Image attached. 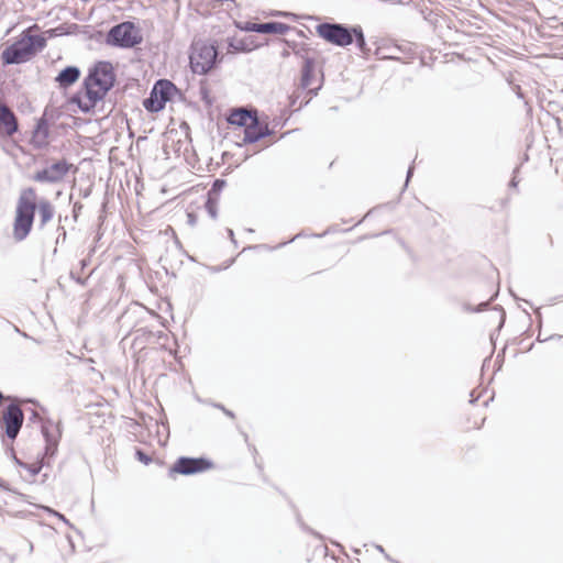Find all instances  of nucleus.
I'll return each instance as SVG.
<instances>
[{"instance_id":"obj_1","label":"nucleus","mask_w":563,"mask_h":563,"mask_svg":"<svg viewBox=\"0 0 563 563\" xmlns=\"http://www.w3.org/2000/svg\"><path fill=\"white\" fill-rule=\"evenodd\" d=\"M115 79L112 64L107 60L98 62L84 80L87 101H82L78 96H74L71 101L76 102L84 113H88L113 88Z\"/></svg>"},{"instance_id":"obj_2","label":"nucleus","mask_w":563,"mask_h":563,"mask_svg":"<svg viewBox=\"0 0 563 563\" xmlns=\"http://www.w3.org/2000/svg\"><path fill=\"white\" fill-rule=\"evenodd\" d=\"M46 46V38L42 35L29 34L24 31L22 36L9 45L1 54L3 65H18L30 59L36 52Z\"/></svg>"},{"instance_id":"obj_3","label":"nucleus","mask_w":563,"mask_h":563,"mask_svg":"<svg viewBox=\"0 0 563 563\" xmlns=\"http://www.w3.org/2000/svg\"><path fill=\"white\" fill-rule=\"evenodd\" d=\"M35 198L36 192L32 187L24 189L19 197L13 223V236L19 242L23 241L32 229L36 209Z\"/></svg>"},{"instance_id":"obj_4","label":"nucleus","mask_w":563,"mask_h":563,"mask_svg":"<svg viewBox=\"0 0 563 563\" xmlns=\"http://www.w3.org/2000/svg\"><path fill=\"white\" fill-rule=\"evenodd\" d=\"M42 434L45 440L44 454L40 462L34 464H25L20 462L15 456V462L25 467L31 476L37 475L43 466H48L52 457L57 453L59 440L62 437V430L59 422H54L53 420H47L42 424Z\"/></svg>"},{"instance_id":"obj_5","label":"nucleus","mask_w":563,"mask_h":563,"mask_svg":"<svg viewBox=\"0 0 563 563\" xmlns=\"http://www.w3.org/2000/svg\"><path fill=\"white\" fill-rule=\"evenodd\" d=\"M218 47L213 43L197 41L191 44L189 64L194 74L206 75L216 67L219 59Z\"/></svg>"},{"instance_id":"obj_6","label":"nucleus","mask_w":563,"mask_h":563,"mask_svg":"<svg viewBox=\"0 0 563 563\" xmlns=\"http://www.w3.org/2000/svg\"><path fill=\"white\" fill-rule=\"evenodd\" d=\"M140 30L133 22L124 21L112 26L106 37L108 45L120 48H132L142 43Z\"/></svg>"},{"instance_id":"obj_7","label":"nucleus","mask_w":563,"mask_h":563,"mask_svg":"<svg viewBox=\"0 0 563 563\" xmlns=\"http://www.w3.org/2000/svg\"><path fill=\"white\" fill-rule=\"evenodd\" d=\"M351 30H354V25L335 22H322L316 26V32L321 38L339 47L352 44Z\"/></svg>"},{"instance_id":"obj_8","label":"nucleus","mask_w":563,"mask_h":563,"mask_svg":"<svg viewBox=\"0 0 563 563\" xmlns=\"http://www.w3.org/2000/svg\"><path fill=\"white\" fill-rule=\"evenodd\" d=\"M212 467V462L206 457H189L180 456L168 470V476L174 478L176 474L179 475H195L206 472Z\"/></svg>"},{"instance_id":"obj_9","label":"nucleus","mask_w":563,"mask_h":563,"mask_svg":"<svg viewBox=\"0 0 563 563\" xmlns=\"http://www.w3.org/2000/svg\"><path fill=\"white\" fill-rule=\"evenodd\" d=\"M24 421V413L20 404L12 401L7 406L2 415V423L4 426V433L10 440H15Z\"/></svg>"},{"instance_id":"obj_10","label":"nucleus","mask_w":563,"mask_h":563,"mask_svg":"<svg viewBox=\"0 0 563 563\" xmlns=\"http://www.w3.org/2000/svg\"><path fill=\"white\" fill-rule=\"evenodd\" d=\"M71 167L73 165L66 159H60L41 170H37L32 176V179L40 184H57L65 178Z\"/></svg>"},{"instance_id":"obj_11","label":"nucleus","mask_w":563,"mask_h":563,"mask_svg":"<svg viewBox=\"0 0 563 563\" xmlns=\"http://www.w3.org/2000/svg\"><path fill=\"white\" fill-rule=\"evenodd\" d=\"M273 131L269 129L267 123H263L258 117L252 118V122L244 129L243 142L246 144H253L260 140L269 136Z\"/></svg>"},{"instance_id":"obj_12","label":"nucleus","mask_w":563,"mask_h":563,"mask_svg":"<svg viewBox=\"0 0 563 563\" xmlns=\"http://www.w3.org/2000/svg\"><path fill=\"white\" fill-rule=\"evenodd\" d=\"M292 27L286 23L269 21L263 23H247L246 31L256 32L261 34H286Z\"/></svg>"},{"instance_id":"obj_13","label":"nucleus","mask_w":563,"mask_h":563,"mask_svg":"<svg viewBox=\"0 0 563 563\" xmlns=\"http://www.w3.org/2000/svg\"><path fill=\"white\" fill-rule=\"evenodd\" d=\"M0 129H3L8 136H12L19 129L14 112L2 102H0Z\"/></svg>"},{"instance_id":"obj_14","label":"nucleus","mask_w":563,"mask_h":563,"mask_svg":"<svg viewBox=\"0 0 563 563\" xmlns=\"http://www.w3.org/2000/svg\"><path fill=\"white\" fill-rule=\"evenodd\" d=\"M258 117L256 109L235 108L231 111L228 122L232 125H239L246 129V125L252 122V118Z\"/></svg>"},{"instance_id":"obj_15","label":"nucleus","mask_w":563,"mask_h":563,"mask_svg":"<svg viewBox=\"0 0 563 563\" xmlns=\"http://www.w3.org/2000/svg\"><path fill=\"white\" fill-rule=\"evenodd\" d=\"M314 73V59L312 57H305V63L301 69L300 86L302 89H308L311 96H317L319 88H310Z\"/></svg>"},{"instance_id":"obj_16","label":"nucleus","mask_w":563,"mask_h":563,"mask_svg":"<svg viewBox=\"0 0 563 563\" xmlns=\"http://www.w3.org/2000/svg\"><path fill=\"white\" fill-rule=\"evenodd\" d=\"M153 88L156 90L159 99L166 104L173 97L179 92L178 88L168 79H158Z\"/></svg>"},{"instance_id":"obj_17","label":"nucleus","mask_w":563,"mask_h":563,"mask_svg":"<svg viewBox=\"0 0 563 563\" xmlns=\"http://www.w3.org/2000/svg\"><path fill=\"white\" fill-rule=\"evenodd\" d=\"M80 76V69L77 66H67L62 69L55 78L60 88H67L75 84Z\"/></svg>"},{"instance_id":"obj_18","label":"nucleus","mask_w":563,"mask_h":563,"mask_svg":"<svg viewBox=\"0 0 563 563\" xmlns=\"http://www.w3.org/2000/svg\"><path fill=\"white\" fill-rule=\"evenodd\" d=\"M36 208L38 209L40 229H43L47 222H49L54 217V207L47 199H41L38 203H36Z\"/></svg>"},{"instance_id":"obj_19","label":"nucleus","mask_w":563,"mask_h":563,"mask_svg":"<svg viewBox=\"0 0 563 563\" xmlns=\"http://www.w3.org/2000/svg\"><path fill=\"white\" fill-rule=\"evenodd\" d=\"M352 31V43L355 42L356 48L360 51L363 57H367L371 54V48L368 47L363 29L361 25H354V30Z\"/></svg>"},{"instance_id":"obj_20","label":"nucleus","mask_w":563,"mask_h":563,"mask_svg":"<svg viewBox=\"0 0 563 563\" xmlns=\"http://www.w3.org/2000/svg\"><path fill=\"white\" fill-rule=\"evenodd\" d=\"M143 107L151 113H157L165 108V104L159 99L156 90L152 88L150 96L143 100Z\"/></svg>"},{"instance_id":"obj_21","label":"nucleus","mask_w":563,"mask_h":563,"mask_svg":"<svg viewBox=\"0 0 563 563\" xmlns=\"http://www.w3.org/2000/svg\"><path fill=\"white\" fill-rule=\"evenodd\" d=\"M41 136L43 141H45L48 137V124L46 119L41 118L35 126L34 130V137Z\"/></svg>"},{"instance_id":"obj_22","label":"nucleus","mask_w":563,"mask_h":563,"mask_svg":"<svg viewBox=\"0 0 563 563\" xmlns=\"http://www.w3.org/2000/svg\"><path fill=\"white\" fill-rule=\"evenodd\" d=\"M285 43L292 49L294 54L305 60V57L308 56V48L305 46H299L296 43H290L288 41H285Z\"/></svg>"},{"instance_id":"obj_23","label":"nucleus","mask_w":563,"mask_h":563,"mask_svg":"<svg viewBox=\"0 0 563 563\" xmlns=\"http://www.w3.org/2000/svg\"><path fill=\"white\" fill-rule=\"evenodd\" d=\"M205 208L207 210V212L209 213V216L212 218V219H217L218 217V208H217V201L213 200L211 197H208L206 203H205Z\"/></svg>"},{"instance_id":"obj_24","label":"nucleus","mask_w":563,"mask_h":563,"mask_svg":"<svg viewBox=\"0 0 563 563\" xmlns=\"http://www.w3.org/2000/svg\"><path fill=\"white\" fill-rule=\"evenodd\" d=\"M225 185L227 183L224 179H216L210 191L208 192V197H211L212 194H219L225 187Z\"/></svg>"},{"instance_id":"obj_25","label":"nucleus","mask_w":563,"mask_h":563,"mask_svg":"<svg viewBox=\"0 0 563 563\" xmlns=\"http://www.w3.org/2000/svg\"><path fill=\"white\" fill-rule=\"evenodd\" d=\"M135 459L145 465L152 462V457L141 449H135Z\"/></svg>"},{"instance_id":"obj_26","label":"nucleus","mask_w":563,"mask_h":563,"mask_svg":"<svg viewBox=\"0 0 563 563\" xmlns=\"http://www.w3.org/2000/svg\"><path fill=\"white\" fill-rule=\"evenodd\" d=\"M386 49V47H377L374 52V55L378 58V59H398V57H396L395 55H386L384 53V51Z\"/></svg>"},{"instance_id":"obj_27","label":"nucleus","mask_w":563,"mask_h":563,"mask_svg":"<svg viewBox=\"0 0 563 563\" xmlns=\"http://www.w3.org/2000/svg\"><path fill=\"white\" fill-rule=\"evenodd\" d=\"M70 277L74 279L77 284L85 286L87 284V277L82 278L80 275L76 274L75 272H70Z\"/></svg>"},{"instance_id":"obj_28","label":"nucleus","mask_w":563,"mask_h":563,"mask_svg":"<svg viewBox=\"0 0 563 563\" xmlns=\"http://www.w3.org/2000/svg\"><path fill=\"white\" fill-rule=\"evenodd\" d=\"M487 306H488V301H485V302H481L477 306V308H475V309L471 308L470 306H465V310L471 311V312H479V311L485 310Z\"/></svg>"},{"instance_id":"obj_29","label":"nucleus","mask_w":563,"mask_h":563,"mask_svg":"<svg viewBox=\"0 0 563 563\" xmlns=\"http://www.w3.org/2000/svg\"><path fill=\"white\" fill-rule=\"evenodd\" d=\"M47 420H48V419L43 420V419L41 418V416H40L36 411H34V410L32 411V413H31V416H30V421H33V422H35V421H41V426L43 424V422H45V421H47Z\"/></svg>"},{"instance_id":"obj_30","label":"nucleus","mask_w":563,"mask_h":563,"mask_svg":"<svg viewBox=\"0 0 563 563\" xmlns=\"http://www.w3.org/2000/svg\"><path fill=\"white\" fill-rule=\"evenodd\" d=\"M519 170V167H516L514 169V177L511 178V180L509 181V187L510 188H516L518 186V180H517V176L516 174L518 173Z\"/></svg>"},{"instance_id":"obj_31","label":"nucleus","mask_w":563,"mask_h":563,"mask_svg":"<svg viewBox=\"0 0 563 563\" xmlns=\"http://www.w3.org/2000/svg\"><path fill=\"white\" fill-rule=\"evenodd\" d=\"M82 203L80 202H75L74 203V209H73V213H74V218L77 219L78 214L80 213L81 209H82Z\"/></svg>"},{"instance_id":"obj_32","label":"nucleus","mask_w":563,"mask_h":563,"mask_svg":"<svg viewBox=\"0 0 563 563\" xmlns=\"http://www.w3.org/2000/svg\"><path fill=\"white\" fill-rule=\"evenodd\" d=\"M200 93L203 101H206L207 103H211V100L208 97V90L206 88L201 87Z\"/></svg>"},{"instance_id":"obj_33","label":"nucleus","mask_w":563,"mask_h":563,"mask_svg":"<svg viewBox=\"0 0 563 563\" xmlns=\"http://www.w3.org/2000/svg\"><path fill=\"white\" fill-rule=\"evenodd\" d=\"M386 51H388V53H389L388 55H394V53L400 52L401 48L398 45H393V46H387Z\"/></svg>"},{"instance_id":"obj_34","label":"nucleus","mask_w":563,"mask_h":563,"mask_svg":"<svg viewBox=\"0 0 563 563\" xmlns=\"http://www.w3.org/2000/svg\"><path fill=\"white\" fill-rule=\"evenodd\" d=\"M228 236L230 238L231 242L236 246L238 242L234 238V232L232 229H227Z\"/></svg>"},{"instance_id":"obj_35","label":"nucleus","mask_w":563,"mask_h":563,"mask_svg":"<svg viewBox=\"0 0 563 563\" xmlns=\"http://www.w3.org/2000/svg\"><path fill=\"white\" fill-rule=\"evenodd\" d=\"M55 516H57L60 520H63L66 525L70 526L69 521L66 519V517L57 511H52Z\"/></svg>"},{"instance_id":"obj_36","label":"nucleus","mask_w":563,"mask_h":563,"mask_svg":"<svg viewBox=\"0 0 563 563\" xmlns=\"http://www.w3.org/2000/svg\"><path fill=\"white\" fill-rule=\"evenodd\" d=\"M188 223L190 225H195L196 224V217L194 213H188Z\"/></svg>"},{"instance_id":"obj_37","label":"nucleus","mask_w":563,"mask_h":563,"mask_svg":"<svg viewBox=\"0 0 563 563\" xmlns=\"http://www.w3.org/2000/svg\"><path fill=\"white\" fill-rule=\"evenodd\" d=\"M79 264H80V269L84 271L88 265V260L84 258L79 262Z\"/></svg>"},{"instance_id":"obj_38","label":"nucleus","mask_w":563,"mask_h":563,"mask_svg":"<svg viewBox=\"0 0 563 563\" xmlns=\"http://www.w3.org/2000/svg\"><path fill=\"white\" fill-rule=\"evenodd\" d=\"M129 318V312L125 311L121 314V317L119 318V322H124L126 319Z\"/></svg>"},{"instance_id":"obj_39","label":"nucleus","mask_w":563,"mask_h":563,"mask_svg":"<svg viewBox=\"0 0 563 563\" xmlns=\"http://www.w3.org/2000/svg\"><path fill=\"white\" fill-rule=\"evenodd\" d=\"M412 173H413V166H409L408 172H407L406 184L408 183L409 178L412 176Z\"/></svg>"},{"instance_id":"obj_40","label":"nucleus","mask_w":563,"mask_h":563,"mask_svg":"<svg viewBox=\"0 0 563 563\" xmlns=\"http://www.w3.org/2000/svg\"><path fill=\"white\" fill-rule=\"evenodd\" d=\"M499 311H500V325H503L505 322V311L503 308H500Z\"/></svg>"},{"instance_id":"obj_41","label":"nucleus","mask_w":563,"mask_h":563,"mask_svg":"<svg viewBox=\"0 0 563 563\" xmlns=\"http://www.w3.org/2000/svg\"><path fill=\"white\" fill-rule=\"evenodd\" d=\"M554 338H555V335H551V336H549V338H547V339H542V336H540V334H539V335H538V338H537V340H538L539 342H544V341H548V340H550V339H554Z\"/></svg>"},{"instance_id":"obj_42","label":"nucleus","mask_w":563,"mask_h":563,"mask_svg":"<svg viewBox=\"0 0 563 563\" xmlns=\"http://www.w3.org/2000/svg\"><path fill=\"white\" fill-rule=\"evenodd\" d=\"M224 413L230 418H234V413L229 409H227Z\"/></svg>"},{"instance_id":"obj_43","label":"nucleus","mask_w":563,"mask_h":563,"mask_svg":"<svg viewBox=\"0 0 563 563\" xmlns=\"http://www.w3.org/2000/svg\"><path fill=\"white\" fill-rule=\"evenodd\" d=\"M214 407L221 409L223 412L227 410V408H224L221 404H217Z\"/></svg>"},{"instance_id":"obj_44","label":"nucleus","mask_w":563,"mask_h":563,"mask_svg":"<svg viewBox=\"0 0 563 563\" xmlns=\"http://www.w3.org/2000/svg\"><path fill=\"white\" fill-rule=\"evenodd\" d=\"M214 407L221 409L223 412L227 410V408H224L221 404H217Z\"/></svg>"},{"instance_id":"obj_45","label":"nucleus","mask_w":563,"mask_h":563,"mask_svg":"<svg viewBox=\"0 0 563 563\" xmlns=\"http://www.w3.org/2000/svg\"><path fill=\"white\" fill-rule=\"evenodd\" d=\"M276 15L286 16V15H288V13H286V12H282V11H278V12L276 13Z\"/></svg>"},{"instance_id":"obj_46","label":"nucleus","mask_w":563,"mask_h":563,"mask_svg":"<svg viewBox=\"0 0 563 563\" xmlns=\"http://www.w3.org/2000/svg\"><path fill=\"white\" fill-rule=\"evenodd\" d=\"M288 55H289V52H288V51H284V52L282 53V56H283V57H287Z\"/></svg>"},{"instance_id":"obj_47","label":"nucleus","mask_w":563,"mask_h":563,"mask_svg":"<svg viewBox=\"0 0 563 563\" xmlns=\"http://www.w3.org/2000/svg\"><path fill=\"white\" fill-rule=\"evenodd\" d=\"M301 235H302V233L296 234L290 241H294V240L300 238Z\"/></svg>"},{"instance_id":"obj_48","label":"nucleus","mask_w":563,"mask_h":563,"mask_svg":"<svg viewBox=\"0 0 563 563\" xmlns=\"http://www.w3.org/2000/svg\"><path fill=\"white\" fill-rule=\"evenodd\" d=\"M377 550L384 553V548L382 545H377Z\"/></svg>"},{"instance_id":"obj_49","label":"nucleus","mask_w":563,"mask_h":563,"mask_svg":"<svg viewBox=\"0 0 563 563\" xmlns=\"http://www.w3.org/2000/svg\"><path fill=\"white\" fill-rule=\"evenodd\" d=\"M224 2H228V3H234V0H223Z\"/></svg>"}]
</instances>
